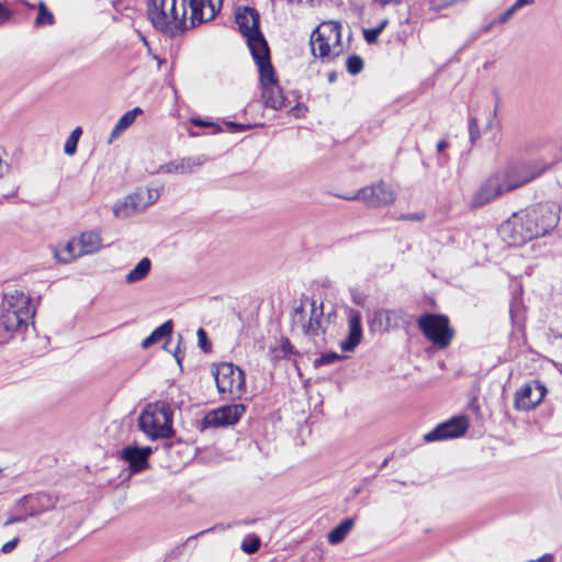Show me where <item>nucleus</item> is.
Here are the masks:
<instances>
[{"label":"nucleus","instance_id":"3","mask_svg":"<svg viewBox=\"0 0 562 562\" xmlns=\"http://www.w3.org/2000/svg\"><path fill=\"white\" fill-rule=\"evenodd\" d=\"M147 15L157 31L171 37L189 29L183 22V11H178V0H149Z\"/></svg>","mask_w":562,"mask_h":562},{"label":"nucleus","instance_id":"23","mask_svg":"<svg viewBox=\"0 0 562 562\" xmlns=\"http://www.w3.org/2000/svg\"><path fill=\"white\" fill-rule=\"evenodd\" d=\"M79 255H92L102 248L100 234L94 231L83 232L78 240Z\"/></svg>","mask_w":562,"mask_h":562},{"label":"nucleus","instance_id":"13","mask_svg":"<svg viewBox=\"0 0 562 562\" xmlns=\"http://www.w3.org/2000/svg\"><path fill=\"white\" fill-rule=\"evenodd\" d=\"M547 392L544 383L539 380L526 383L516 391L514 407L517 411L533 409L542 402Z\"/></svg>","mask_w":562,"mask_h":562},{"label":"nucleus","instance_id":"12","mask_svg":"<svg viewBox=\"0 0 562 562\" xmlns=\"http://www.w3.org/2000/svg\"><path fill=\"white\" fill-rule=\"evenodd\" d=\"M529 229L525 225L520 212H516L499 226L498 234L509 246L517 247L532 240Z\"/></svg>","mask_w":562,"mask_h":562},{"label":"nucleus","instance_id":"7","mask_svg":"<svg viewBox=\"0 0 562 562\" xmlns=\"http://www.w3.org/2000/svg\"><path fill=\"white\" fill-rule=\"evenodd\" d=\"M220 394L228 400L240 398L246 389L245 372L231 362H221L211 368Z\"/></svg>","mask_w":562,"mask_h":562},{"label":"nucleus","instance_id":"52","mask_svg":"<svg viewBox=\"0 0 562 562\" xmlns=\"http://www.w3.org/2000/svg\"><path fill=\"white\" fill-rule=\"evenodd\" d=\"M424 218V214H419V213H408V214H404L401 216V220H404V221H422Z\"/></svg>","mask_w":562,"mask_h":562},{"label":"nucleus","instance_id":"61","mask_svg":"<svg viewBox=\"0 0 562 562\" xmlns=\"http://www.w3.org/2000/svg\"><path fill=\"white\" fill-rule=\"evenodd\" d=\"M212 530H213V528H209V529L202 530L201 532H199V533H196V535H194V536L189 537V538H188V540H187V542H189V541H191V540H193V539L198 538L199 536H201V535H203V533L210 532V531H212Z\"/></svg>","mask_w":562,"mask_h":562},{"label":"nucleus","instance_id":"4","mask_svg":"<svg viewBox=\"0 0 562 562\" xmlns=\"http://www.w3.org/2000/svg\"><path fill=\"white\" fill-rule=\"evenodd\" d=\"M173 412L167 402L146 405L138 418L139 429L151 440L171 438L175 434Z\"/></svg>","mask_w":562,"mask_h":562},{"label":"nucleus","instance_id":"25","mask_svg":"<svg viewBox=\"0 0 562 562\" xmlns=\"http://www.w3.org/2000/svg\"><path fill=\"white\" fill-rule=\"evenodd\" d=\"M173 330V322L171 319L166 321L160 326L155 328L149 336L142 341V347L148 349L155 344L159 342L166 337H169Z\"/></svg>","mask_w":562,"mask_h":562},{"label":"nucleus","instance_id":"27","mask_svg":"<svg viewBox=\"0 0 562 562\" xmlns=\"http://www.w3.org/2000/svg\"><path fill=\"white\" fill-rule=\"evenodd\" d=\"M81 256L82 255H79L78 241L75 239L68 241L61 249L55 251L56 259L63 263L69 262Z\"/></svg>","mask_w":562,"mask_h":562},{"label":"nucleus","instance_id":"34","mask_svg":"<svg viewBox=\"0 0 562 562\" xmlns=\"http://www.w3.org/2000/svg\"><path fill=\"white\" fill-rule=\"evenodd\" d=\"M363 59L357 54L350 55L346 60L347 71L352 76L360 74L363 70Z\"/></svg>","mask_w":562,"mask_h":562},{"label":"nucleus","instance_id":"36","mask_svg":"<svg viewBox=\"0 0 562 562\" xmlns=\"http://www.w3.org/2000/svg\"><path fill=\"white\" fill-rule=\"evenodd\" d=\"M128 196H135V199L132 200L133 204H131V209L134 210L136 213L147 207L144 190H137L133 194H130Z\"/></svg>","mask_w":562,"mask_h":562},{"label":"nucleus","instance_id":"14","mask_svg":"<svg viewBox=\"0 0 562 562\" xmlns=\"http://www.w3.org/2000/svg\"><path fill=\"white\" fill-rule=\"evenodd\" d=\"M335 36V42L339 43L341 37V26L337 22H328L324 24V31L316 27L311 35L310 44L312 54L315 57H327L330 53L329 38L330 35Z\"/></svg>","mask_w":562,"mask_h":562},{"label":"nucleus","instance_id":"32","mask_svg":"<svg viewBox=\"0 0 562 562\" xmlns=\"http://www.w3.org/2000/svg\"><path fill=\"white\" fill-rule=\"evenodd\" d=\"M427 4L429 5V9L432 11H441L443 9L459 5V4H465L470 0H425Z\"/></svg>","mask_w":562,"mask_h":562},{"label":"nucleus","instance_id":"49","mask_svg":"<svg viewBox=\"0 0 562 562\" xmlns=\"http://www.w3.org/2000/svg\"><path fill=\"white\" fill-rule=\"evenodd\" d=\"M281 350L284 352V355H296L297 351L294 349L293 345L291 344V341L285 338L282 340L281 342Z\"/></svg>","mask_w":562,"mask_h":562},{"label":"nucleus","instance_id":"29","mask_svg":"<svg viewBox=\"0 0 562 562\" xmlns=\"http://www.w3.org/2000/svg\"><path fill=\"white\" fill-rule=\"evenodd\" d=\"M55 23L54 14L48 10L45 2L40 1L38 13L35 19V26L42 27L46 25H53Z\"/></svg>","mask_w":562,"mask_h":562},{"label":"nucleus","instance_id":"44","mask_svg":"<svg viewBox=\"0 0 562 562\" xmlns=\"http://www.w3.org/2000/svg\"><path fill=\"white\" fill-rule=\"evenodd\" d=\"M144 192H145V195H147V200H145L147 206L155 203L160 196V192L158 189H147Z\"/></svg>","mask_w":562,"mask_h":562},{"label":"nucleus","instance_id":"18","mask_svg":"<svg viewBox=\"0 0 562 562\" xmlns=\"http://www.w3.org/2000/svg\"><path fill=\"white\" fill-rule=\"evenodd\" d=\"M55 506L54 499L47 494L25 495L16 503V510L25 512L29 517L41 515Z\"/></svg>","mask_w":562,"mask_h":562},{"label":"nucleus","instance_id":"57","mask_svg":"<svg viewBox=\"0 0 562 562\" xmlns=\"http://www.w3.org/2000/svg\"><path fill=\"white\" fill-rule=\"evenodd\" d=\"M387 23V20H383L380 22L378 26L374 27V30H378V33L381 34L383 30L386 27Z\"/></svg>","mask_w":562,"mask_h":562},{"label":"nucleus","instance_id":"45","mask_svg":"<svg viewBox=\"0 0 562 562\" xmlns=\"http://www.w3.org/2000/svg\"><path fill=\"white\" fill-rule=\"evenodd\" d=\"M181 342H182V337L181 335H179L178 337V344H177V347L176 349L172 351V355L177 361V363L181 367V363H182V360L184 358V352L181 350Z\"/></svg>","mask_w":562,"mask_h":562},{"label":"nucleus","instance_id":"48","mask_svg":"<svg viewBox=\"0 0 562 562\" xmlns=\"http://www.w3.org/2000/svg\"><path fill=\"white\" fill-rule=\"evenodd\" d=\"M11 15V10L3 2L0 1V24L9 21Z\"/></svg>","mask_w":562,"mask_h":562},{"label":"nucleus","instance_id":"8","mask_svg":"<svg viewBox=\"0 0 562 562\" xmlns=\"http://www.w3.org/2000/svg\"><path fill=\"white\" fill-rule=\"evenodd\" d=\"M235 22L238 25V31L246 38L249 49L267 43L260 30V14L255 8L248 5L237 8Z\"/></svg>","mask_w":562,"mask_h":562},{"label":"nucleus","instance_id":"47","mask_svg":"<svg viewBox=\"0 0 562 562\" xmlns=\"http://www.w3.org/2000/svg\"><path fill=\"white\" fill-rule=\"evenodd\" d=\"M516 13L515 9L510 5L506 9L502 14L496 18V22L504 24L506 23L514 14Z\"/></svg>","mask_w":562,"mask_h":562},{"label":"nucleus","instance_id":"59","mask_svg":"<svg viewBox=\"0 0 562 562\" xmlns=\"http://www.w3.org/2000/svg\"><path fill=\"white\" fill-rule=\"evenodd\" d=\"M496 114H497V104L494 108V111L492 113V117L488 120L487 127H492L493 126L494 120L496 117Z\"/></svg>","mask_w":562,"mask_h":562},{"label":"nucleus","instance_id":"22","mask_svg":"<svg viewBox=\"0 0 562 562\" xmlns=\"http://www.w3.org/2000/svg\"><path fill=\"white\" fill-rule=\"evenodd\" d=\"M261 97L265 105L273 110H281L289 105V101L279 85L263 89Z\"/></svg>","mask_w":562,"mask_h":562},{"label":"nucleus","instance_id":"39","mask_svg":"<svg viewBox=\"0 0 562 562\" xmlns=\"http://www.w3.org/2000/svg\"><path fill=\"white\" fill-rule=\"evenodd\" d=\"M29 517V515H26L25 512H19L16 510V505L14 506L13 508V513L11 514V516L4 521V526H10V525H13V524H16V522H21V521H24L26 520V518Z\"/></svg>","mask_w":562,"mask_h":562},{"label":"nucleus","instance_id":"51","mask_svg":"<svg viewBox=\"0 0 562 562\" xmlns=\"http://www.w3.org/2000/svg\"><path fill=\"white\" fill-rule=\"evenodd\" d=\"M381 324H382L381 315L376 313L374 315V317L369 321V328L371 331H374L376 329V327L381 326Z\"/></svg>","mask_w":562,"mask_h":562},{"label":"nucleus","instance_id":"62","mask_svg":"<svg viewBox=\"0 0 562 562\" xmlns=\"http://www.w3.org/2000/svg\"><path fill=\"white\" fill-rule=\"evenodd\" d=\"M374 1L385 5V4H390V3L396 4V3H400L402 0H374Z\"/></svg>","mask_w":562,"mask_h":562},{"label":"nucleus","instance_id":"50","mask_svg":"<svg viewBox=\"0 0 562 562\" xmlns=\"http://www.w3.org/2000/svg\"><path fill=\"white\" fill-rule=\"evenodd\" d=\"M19 541H20V540H19V538H13L12 540H10V541L5 542V543L2 546L1 551H2L3 553H10V552H12V551L16 548V546H18V543H19Z\"/></svg>","mask_w":562,"mask_h":562},{"label":"nucleus","instance_id":"33","mask_svg":"<svg viewBox=\"0 0 562 562\" xmlns=\"http://www.w3.org/2000/svg\"><path fill=\"white\" fill-rule=\"evenodd\" d=\"M260 538L256 535H248L241 542V550L247 554H254L260 549Z\"/></svg>","mask_w":562,"mask_h":562},{"label":"nucleus","instance_id":"28","mask_svg":"<svg viewBox=\"0 0 562 562\" xmlns=\"http://www.w3.org/2000/svg\"><path fill=\"white\" fill-rule=\"evenodd\" d=\"M135 196H126L123 200L117 201L113 206V213L116 217L126 218L136 212L131 209V204H133L132 200Z\"/></svg>","mask_w":562,"mask_h":562},{"label":"nucleus","instance_id":"53","mask_svg":"<svg viewBox=\"0 0 562 562\" xmlns=\"http://www.w3.org/2000/svg\"><path fill=\"white\" fill-rule=\"evenodd\" d=\"M535 2V0H516L512 7L515 9V11L517 12L519 9H521L522 7L525 5H528V4H532Z\"/></svg>","mask_w":562,"mask_h":562},{"label":"nucleus","instance_id":"64","mask_svg":"<svg viewBox=\"0 0 562 562\" xmlns=\"http://www.w3.org/2000/svg\"><path fill=\"white\" fill-rule=\"evenodd\" d=\"M553 367L561 373L562 375V363L553 361Z\"/></svg>","mask_w":562,"mask_h":562},{"label":"nucleus","instance_id":"9","mask_svg":"<svg viewBox=\"0 0 562 562\" xmlns=\"http://www.w3.org/2000/svg\"><path fill=\"white\" fill-rule=\"evenodd\" d=\"M222 4L223 0H178V11H183V22L187 23L189 9V27H194L213 20L221 11Z\"/></svg>","mask_w":562,"mask_h":562},{"label":"nucleus","instance_id":"20","mask_svg":"<svg viewBox=\"0 0 562 562\" xmlns=\"http://www.w3.org/2000/svg\"><path fill=\"white\" fill-rule=\"evenodd\" d=\"M205 159L202 156L196 157H187L177 160H172L168 164L161 165L157 172H166V173H192L199 167L204 164Z\"/></svg>","mask_w":562,"mask_h":562},{"label":"nucleus","instance_id":"42","mask_svg":"<svg viewBox=\"0 0 562 562\" xmlns=\"http://www.w3.org/2000/svg\"><path fill=\"white\" fill-rule=\"evenodd\" d=\"M2 155H7V150L5 148L0 147V179H2L11 171V165L7 161H3Z\"/></svg>","mask_w":562,"mask_h":562},{"label":"nucleus","instance_id":"37","mask_svg":"<svg viewBox=\"0 0 562 562\" xmlns=\"http://www.w3.org/2000/svg\"><path fill=\"white\" fill-rule=\"evenodd\" d=\"M292 323L299 324L301 326V329L303 330V324H306L305 322V308L303 304H300L299 306L294 307L292 312Z\"/></svg>","mask_w":562,"mask_h":562},{"label":"nucleus","instance_id":"1","mask_svg":"<svg viewBox=\"0 0 562 562\" xmlns=\"http://www.w3.org/2000/svg\"><path fill=\"white\" fill-rule=\"evenodd\" d=\"M547 165L542 161H527L512 166L504 172L490 176L473 193L469 206L480 209L502 194L529 183L541 176Z\"/></svg>","mask_w":562,"mask_h":562},{"label":"nucleus","instance_id":"26","mask_svg":"<svg viewBox=\"0 0 562 562\" xmlns=\"http://www.w3.org/2000/svg\"><path fill=\"white\" fill-rule=\"evenodd\" d=\"M151 261L149 258L144 257L138 263L126 274L125 282L133 284L144 280L150 272Z\"/></svg>","mask_w":562,"mask_h":562},{"label":"nucleus","instance_id":"30","mask_svg":"<svg viewBox=\"0 0 562 562\" xmlns=\"http://www.w3.org/2000/svg\"><path fill=\"white\" fill-rule=\"evenodd\" d=\"M143 113V110L138 106L124 113L117 121V130H127L136 120L137 115Z\"/></svg>","mask_w":562,"mask_h":562},{"label":"nucleus","instance_id":"2","mask_svg":"<svg viewBox=\"0 0 562 562\" xmlns=\"http://www.w3.org/2000/svg\"><path fill=\"white\" fill-rule=\"evenodd\" d=\"M32 299L23 291L4 293L0 304V327L7 333L24 334L35 316Z\"/></svg>","mask_w":562,"mask_h":562},{"label":"nucleus","instance_id":"5","mask_svg":"<svg viewBox=\"0 0 562 562\" xmlns=\"http://www.w3.org/2000/svg\"><path fill=\"white\" fill-rule=\"evenodd\" d=\"M532 239L546 236L559 223L560 206L552 202L538 203L519 211Z\"/></svg>","mask_w":562,"mask_h":562},{"label":"nucleus","instance_id":"38","mask_svg":"<svg viewBox=\"0 0 562 562\" xmlns=\"http://www.w3.org/2000/svg\"><path fill=\"white\" fill-rule=\"evenodd\" d=\"M198 344H199V347L204 351V352H209L211 351L212 349V344L207 337V334L206 331L203 329V328H199L198 329Z\"/></svg>","mask_w":562,"mask_h":562},{"label":"nucleus","instance_id":"15","mask_svg":"<svg viewBox=\"0 0 562 562\" xmlns=\"http://www.w3.org/2000/svg\"><path fill=\"white\" fill-rule=\"evenodd\" d=\"M469 428L467 416H453L452 418L437 425L424 436L426 442H434L451 438H458L465 434Z\"/></svg>","mask_w":562,"mask_h":562},{"label":"nucleus","instance_id":"56","mask_svg":"<svg viewBox=\"0 0 562 562\" xmlns=\"http://www.w3.org/2000/svg\"><path fill=\"white\" fill-rule=\"evenodd\" d=\"M448 146H449L448 142H446V140H440V142H438V143H437L436 148H437V151H438V153H442L445 149H447V148H448Z\"/></svg>","mask_w":562,"mask_h":562},{"label":"nucleus","instance_id":"19","mask_svg":"<svg viewBox=\"0 0 562 562\" xmlns=\"http://www.w3.org/2000/svg\"><path fill=\"white\" fill-rule=\"evenodd\" d=\"M362 339L361 314L358 311H351L348 318V335L340 342V348L345 352H351L360 344Z\"/></svg>","mask_w":562,"mask_h":562},{"label":"nucleus","instance_id":"16","mask_svg":"<svg viewBox=\"0 0 562 562\" xmlns=\"http://www.w3.org/2000/svg\"><path fill=\"white\" fill-rule=\"evenodd\" d=\"M249 50L258 67L259 80L262 90L278 85V78L271 63L268 42L250 48Z\"/></svg>","mask_w":562,"mask_h":562},{"label":"nucleus","instance_id":"11","mask_svg":"<svg viewBox=\"0 0 562 562\" xmlns=\"http://www.w3.org/2000/svg\"><path fill=\"white\" fill-rule=\"evenodd\" d=\"M351 199H359L368 207L378 209L392 204L396 193L384 181H379L358 190Z\"/></svg>","mask_w":562,"mask_h":562},{"label":"nucleus","instance_id":"31","mask_svg":"<svg viewBox=\"0 0 562 562\" xmlns=\"http://www.w3.org/2000/svg\"><path fill=\"white\" fill-rule=\"evenodd\" d=\"M82 134V128L80 126L76 127L71 134L68 136V138L66 139V143L64 145V151L67 154V155H74L77 150V145H78V142H79V138Z\"/></svg>","mask_w":562,"mask_h":562},{"label":"nucleus","instance_id":"6","mask_svg":"<svg viewBox=\"0 0 562 562\" xmlns=\"http://www.w3.org/2000/svg\"><path fill=\"white\" fill-rule=\"evenodd\" d=\"M417 327L438 349L448 348L456 334L449 317L445 314L424 313L417 318Z\"/></svg>","mask_w":562,"mask_h":562},{"label":"nucleus","instance_id":"63","mask_svg":"<svg viewBox=\"0 0 562 562\" xmlns=\"http://www.w3.org/2000/svg\"><path fill=\"white\" fill-rule=\"evenodd\" d=\"M336 79H337V74H336V72H329V74H328V81H329V82H331V83H333V82H335V81H336Z\"/></svg>","mask_w":562,"mask_h":562},{"label":"nucleus","instance_id":"40","mask_svg":"<svg viewBox=\"0 0 562 562\" xmlns=\"http://www.w3.org/2000/svg\"><path fill=\"white\" fill-rule=\"evenodd\" d=\"M469 135L472 144H474L481 137L479 123L475 117H471L469 121Z\"/></svg>","mask_w":562,"mask_h":562},{"label":"nucleus","instance_id":"17","mask_svg":"<svg viewBox=\"0 0 562 562\" xmlns=\"http://www.w3.org/2000/svg\"><path fill=\"white\" fill-rule=\"evenodd\" d=\"M153 453L151 447L128 445L119 451L120 459L128 464L131 473H139L149 467L148 459Z\"/></svg>","mask_w":562,"mask_h":562},{"label":"nucleus","instance_id":"55","mask_svg":"<svg viewBox=\"0 0 562 562\" xmlns=\"http://www.w3.org/2000/svg\"><path fill=\"white\" fill-rule=\"evenodd\" d=\"M535 562H553V555L550 553H546L542 557H540L538 560H535Z\"/></svg>","mask_w":562,"mask_h":562},{"label":"nucleus","instance_id":"21","mask_svg":"<svg viewBox=\"0 0 562 562\" xmlns=\"http://www.w3.org/2000/svg\"><path fill=\"white\" fill-rule=\"evenodd\" d=\"M323 303H319V305L316 304L315 300L311 301V315L306 324H303V334L308 337H316L318 336L323 330L322 323H323Z\"/></svg>","mask_w":562,"mask_h":562},{"label":"nucleus","instance_id":"43","mask_svg":"<svg viewBox=\"0 0 562 562\" xmlns=\"http://www.w3.org/2000/svg\"><path fill=\"white\" fill-rule=\"evenodd\" d=\"M379 35L378 30H374V27L363 30V38L368 44L376 43Z\"/></svg>","mask_w":562,"mask_h":562},{"label":"nucleus","instance_id":"54","mask_svg":"<svg viewBox=\"0 0 562 562\" xmlns=\"http://www.w3.org/2000/svg\"><path fill=\"white\" fill-rule=\"evenodd\" d=\"M124 132V130H117V124H115V126L113 127L112 132H111V135H110V138H109V143H112L116 137H119L122 133Z\"/></svg>","mask_w":562,"mask_h":562},{"label":"nucleus","instance_id":"24","mask_svg":"<svg viewBox=\"0 0 562 562\" xmlns=\"http://www.w3.org/2000/svg\"><path fill=\"white\" fill-rule=\"evenodd\" d=\"M355 526L353 518H345L328 535L327 540L331 546L341 543Z\"/></svg>","mask_w":562,"mask_h":562},{"label":"nucleus","instance_id":"60","mask_svg":"<svg viewBox=\"0 0 562 562\" xmlns=\"http://www.w3.org/2000/svg\"><path fill=\"white\" fill-rule=\"evenodd\" d=\"M499 24L498 22H496V19H494L490 24H487L486 26H484L483 29V32H490L495 25Z\"/></svg>","mask_w":562,"mask_h":562},{"label":"nucleus","instance_id":"46","mask_svg":"<svg viewBox=\"0 0 562 562\" xmlns=\"http://www.w3.org/2000/svg\"><path fill=\"white\" fill-rule=\"evenodd\" d=\"M224 124L229 128L231 132H244L250 128V125H245L232 121H225Z\"/></svg>","mask_w":562,"mask_h":562},{"label":"nucleus","instance_id":"35","mask_svg":"<svg viewBox=\"0 0 562 562\" xmlns=\"http://www.w3.org/2000/svg\"><path fill=\"white\" fill-rule=\"evenodd\" d=\"M342 358L344 357L338 355L337 352H334V351L326 352V353H323L319 358H316L314 360V367L318 368L321 366L330 364V363H334Z\"/></svg>","mask_w":562,"mask_h":562},{"label":"nucleus","instance_id":"41","mask_svg":"<svg viewBox=\"0 0 562 562\" xmlns=\"http://www.w3.org/2000/svg\"><path fill=\"white\" fill-rule=\"evenodd\" d=\"M190 122L193 125L199 126V127H213L214 128V133L222 132V128H221V126L217 123L209 122V121H205V120H203L201 117H192L190 120Z\"/></svg>","mask_w":562,"mask_h":562},{"label":"nucleus","instance_id":"10","mask_svg":"<svg viewBox=\"0 0 562 562\" xmlns=\"http://www.w3.org/2000/svg\"><path fill=\"white\" fill-rule=\"evenodd\" d=\"M245 412L246 405L241 403L224 405L207 412L199 423L198 427L200 431H204L209 428L232 426L239 422Z\"/></svg>","mask_w":562,"mask_h":562},{"label":"nucleus","instance_id":"58","mask_svg":"<svg viewBox=\"0 0 562 562\" xmlns=\"http://www.w3.org/2000/svg\"><path fill=\"white\" fill-rule=\"evenodd\" d=\"M387 23V20H383L380 22L378 26L374 27V30H378V33L381 34L383 30L386 27Z\"/></svg>","mask_w":562,"mask_h":562}]
</instances>
